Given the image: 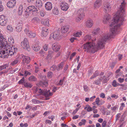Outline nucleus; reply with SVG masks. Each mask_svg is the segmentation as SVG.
Wrapping results in <instances>:
<instances>
[{
  "instance_id": "nucleus-5",
  "label": "nucleus",
  "mask_w": 127,
  "mask_h": 127,
  "mask_svg": "<svg viewBox=\"0 0 127 127\" xmlns=\"http://www.w3.org/2000/svg\"><path fill=\"white\" fill-rule=\"evenodd\" d=\"M21 45L23 48L26 49L28 51H29L30 47L28 44V42L27 38H25L23 40L22 42Z\"/></svg>"
},
{
  "instance_id": "nucleus-41",
  "label": "nucleus",
  "mask_w": 127,
  "mask_h": 127,
  "mask_svg": "<svg viewBox=\"0 0 127 127\" xmlns=\"http://www.w3.org/2000/svg\"><path fill=\"white\" fill-rule=\"evenodd\" d=\"M30 13V12H28L27 11V8L26 10L25 11V14L24 15V16L26 18H28L29 16V13Z\"/></svg>"
},
{
  "instance_id": "nucleus-19",
  "label": "nucleus",
  "mask_w": 127,
  "mask_h": 127,
  "mask_svg": "<svg viewBox=\"0 0 127 127\" xmlns=\"http://www.w3.org/2000/svg\"><path fill=\"white\" fill-rule=\"evenodd\" d=\"M22 58L23 59V61L24 63H26L28 64L30 62V57L27 56H23Z\"/></svg>"
},
{
  "instance_id": "nucleus-56",
  "label": "nucleus",
  "mask_w": 127,
  "mask_h": 127,
  "mask_svg": "<svg viewBox=\"0 0 127 127\" xmlns=\"http://www.w3.org/2000/svg\"><path fill=\"white\" fill-rule=\"evenodd\" d=\"M107 122L105 120L104 121L102 124V127H105L106 125Z\"/></svg>"
},
{
  "instance_id": "nucleus-49",
  "label": "nucleus",
  "mask_w": 127,
  "mask_h": 127,
  "mask_svg": "<svg viewBox=\"0 0 127 127\" xmlns=\"http://www.w3.org/2000/svg\"><path fill=\"white\" fill-rule=\"evenodd\" d=\"M31 74V73L30 72H29L28 71L25 70V76H27V75H30Z\"/></svg>"
},
{
  "instance_id": "nucleus-61",
  "label": "nucleus",
  "mask_w": 127,
  "mask_h": 127,
  "mask_svg": "<svg viewBox=\"0 0 127 127\" xmlns=\"http://www.w3.org/2000/svg\"><path fill=\"white\" fill-rule=\"evenodd\" d=\"M57 66H55L53 65L51 67V69L53 70H57Z\"/></svg>"
},
{
  "instance_id": "nucleus-57",
  "label": "nucleus",
  "mask_w": 127,
  "mask_h": 127,
  "mask_svg": "<svg viewBox=\"0 0 127 127\" xmlns=\"http://www.w3.org/2000/svg\"><path fill=\"white\" fill-rule=\"evenodd\" d=\"M116 63V62H112L110 66L113 68L114 66Z\"/></svg>"
},
{
  "instance_id": "nucleus-31",
  "label": "nucleus",
  "mask_w": 127,
  "mask_h": 127,
  "mask_svg": "<svg viewBox=\"0 0 127 127\" xmlns=\"http://www.w3.org/2000/svg\"><path fill=\"white\" fill-rule=\"evenodd\" d=\"M23 8V5H20L19 7L18 11V14L19 15H22L23 11L22 8Z\"/></svg>"
},
{
  "instance_id": "nucleus-36",
  "label": "nucleus",
  "mask_w": 127,
  "mask_h": 127,
  "mask_svg": "<svg viewBox=\"0 0 127 127\" xmlns=\"http://www.w3.org/2000/svg\"><path fill=\"white\" fill-rule=\"evenodd\" d=\"M100 29L99 28L97 29L94 30L93 31L92 33L93 35H95L99 33Z\"/></svg>"
},
{
  "instance_id": "nucleus-8",
  "label": "nucleus",
  "mask_w": 127,
  "mask_h": 127,
  "mask_svg": "<svg viewBox=\"0 0 127 127\" xmlns=\"http://www.w3.org/2000/svg\"><path fill=\"white\" fill-rule=\"evenodd\" d=\"M103 8L105 10V12L107 13H108L111 10L110 4L108 3L105 2L104 3Z\"/></svg>"
},
{
  "instance_id": "nucleus-58",
  "label": "nucleus",
  "mask_w": 127,
  "mask_h": 127,
  "mask_svg": "<svg viewBox=\"0 0 127 127\" xmlns=\"http://www.w3.org/2000/svg\"><path fill=\"white\" fill-rule=\"evenodd\" d=\"M64 81V79L61 80L60 81L59 83V85H62L63 84V83Z\"/></svg>"
},
{
  "instance_id": "nucleus-17",
  "label": "nucleus",
  "mask_w": 127,
  "mask_h": 127,
  "mask_svg": "<svg viewBox=\"0 0 127 127\" xmlns=\"http://www.w3.org/2000/svg\"><path fill=\"white\" fill-rule=\"evenodd\" d=\"M93 24V21L92 19L88 20L86 22V25L88 27L91 28Z\"/></svg>"
},
{
  "instance_id": "nucleus-34",
  "label": "nucleus",
  "mask_w": 127,
  "mask_h": 127,
  "mask_svg": "<svg viewBox=\"0 0 127 127\" xmlns=\"http://www.w3.org/2000/svg\"><path fill=\"white\" fill-rule=\"evenodd\" d=\"M24 86L27 88H31L32 87V85L30 83L27 82L24 83Z\"/></svg>"
},
{
  "instance_id": "nucleus-26",
  "label": "nucleus",
  "mask_w": 127,
  "mask_h": 127,
  "mask_svg": "<svg viewBox=\"0 0 127 127\" xmlns=\"http://www.w3.org/2000/svg\"><path fill=\"white\" fill-rule=\"evenodd\" d=\"M32 48L33 50L35 51H39L40 48V46L38 45H33Z\"/></svg>"
},
{
  "instance_id": "nucleus-51",
  "label": "nucleus",
  "mask_w": 127,
  "mask_h": 127,
  "mask_svg": "<svg viewBox=\"0 0 127 127\" xmlns=\"http://www.w3.org/2000/svg\"><path fill=\"white\" fill-rule=\"evenodd\" d=\"M1 1L0 0V12H1L3 10V6L2 5Z\"/></svg>"
},
{
  "instance_id": "nucleus-46",
  "label": "nucleus",
  "mask_w": 127,
  "mask_h": 127,
  "mask_svg": "<svg viewBox=\"0 0 127 127\" xmlns=\"http://www.w3.org/2000/svg\"><path fill=\"white\" fill-rule=\"evenodd\" d=\"M53 75V73L51 72H49L47 73V76L49 78L52 77Z\"/></svg>"
},
{
  "instance_id": "nucleus-45",
  "label": "nucleus",
  "mask_w": 127,
  "mask_h": 127,
  "mask_svg": "<svg viewBox=\"0 0 127 127\" xmlns=\"http://www.w3.org/2000/svg\"><path fill=\"white\" fill-rule=\"evenodd\" d=\"M40 15L42 17H44L45 14L44 11L43 10H41L39 11Z\"/></svg>"
},
{
  "instance_id": "nucleus-39",
  "label": "nucleus",
  "mask_w": 127,
  "mask_h": 127,
  "mask_svg": "<svg viewBox=\"0 0 127 127\" xmlns=\"http://www.w3.org/2000/svg\"><path fill=\"white\" fill-rule=\"evenodd\" d=\"M82 34V32L80 31L77 32L73 35V36L76 37H79Z\"/></svg>"
},
{
  "instance_id": "nucleus-3",
  "label": "nucleus",
  "mask_w": 127,
  "mask_h": 127,
  "mask_svg": "<svg viewBox=\"0 0 127 127\" xmlns=\"http://www.w3.org/2000/svg\"><path fill=\"white\" fill-rule=\"evenodd\" d=\"M84 10L83 9H80L77 11L78 17L76 19V20L77 22H79L85 16L83 12Z\"/></svg>"
},
{
  "instance_id": "nucleus-4",
  "label": "nucleus",
  "mask_w": 127,
  "mask_h": 127,
  "mask_svg": "<svg viewBox=\"0 0 127 127\" xmlns=\"http://www.w3.org/2000/svg\"><path fill=\"white\" fill-rule=\"evenodd\" d=\"M39 10L36 6L33 5L30 6L27 8V11L33 13V14L34 12L38 13Z\"/></svg>"
},
{
  "instance_id": "nucleus-30",
  "label": "nucleus",
  "mask_w": 127,
  "mask_h": 127,
  "mask_svg": "<svg viewBox=\"0 0 127 127\" xmlns=\"http://www.w3.org/2000/svg\"><path fill=\"white\" fill-rule=\"evenodd\" d=\"M53 14L56 15H57L59 13L58 9L57 7H54L53 10Z\"/></svg>"
},
{
  "instance_id": "nucleus-22",
  "label": "nucleus",
  "mask_w": 127,
  "mask_h": 127,
  "mask_svg": "<svg viewBox=\"0 0 127 127\" xmlns=\"http://www.w3.org/2000/svg\"><path fill=\"white\" fill-rule=\"evenodd\" d=\"M99 80L104 83H106L108 81L107 78L104 76H101L99 78Z\"/></svg>"
},
{
  "instance_id": "nucleus-15",
  "label": "nucleus",
  "mask_w": 127,
  "mask_h": 127,
  "mask_svg": "<svg viewBox=\"0 0 127 127\" xmlns=\"http://www.w3.org/2000/svg\"><path fill=\"white\" fill-rule=\"evenodd\" d=\"M39 86L43 87H46L48 85V83L46 81H40L38 83Z\"/></svg>"
},
{
  "instance_id": "nucleus-37",
  "label": "nucleus",
  "mask_w": 127,
  "mask_h": 127,
  "mask_svg": "<svg viewBox=\"0 0 127 127\" xmlns=\"http://www.w3.org/2000/svg\"><path fill=\"white\" fill-rule=\"evenodd\" d=\"M81 122L79 123V125L80 126H81L82 125H85L86 122V120L84 119H83L81 120Z\"/></svg>"
},
{
  "instance_id": "nucleus-64",
  "label": "nucleus",
  "mask_w": 127,
  "mask_h": 127,
  "mask_svg": "<svg viewBox=\"0 0 127 127\" xmlns=\"http://www.w3.org/2000/svg\"><path fill=\"white\" fill-rule=\"evenodd\" d=\"M57 90V87H53V89L52 90V91L53 92H55Z\"/></svg>"
},
{
  "instance_id": "nucleus-7",
  "label": "nucleus",
  "mask_w": 127,
  "mask_h": 127,
  "mask_svg": "<svg viewBox=\"0 0 127 127\" xmlns=\"http://www.w3.org/2000/svg\"><path fill=\"white\" fill-rule=\"evenodd\" d=\"M59 5L61 9L63 11H66L69 8L68 4L64 2H61L60 3Z\"/></svg>"
},
{
  "instance_id": "nucleus-21",
  "label": "nucleus",
  "mask_w": 127,
  "mask_h": 127,
  "mask_svg": "<svg viewBox=\"0 0 127 127\" xmlns=\"http://www.w3.org/2000/svg\"><path fill=\"white\" fill-rule=\"evenodd\" d=\"M101 0H97L94 3V7L95 8H97L100 7L101 5Z\"/></svg>"
},
{
  "instance_id": "nucleus-59",
  "label": "nucleus",
  "mask_w": 127,
  "mask_h": 127,
  "mask_svg": "<svg viewBox=\"0 0 127 127\" xmlns=\"http://www.w3.org/2000/svg\"><path fill=\"white\" fill-rule=\"evenodd\" d=\"M83 87L84 91H87L89 89L88 86L86 85L84 86Z\"/></svg>"
},
{
  "instance_id": "nucleus-43",
  "label": "nucleus",
  "mask_w": 127,
  "mask_h": 127,
  "mask_svg": "<svg viewBox=\"0 0 127 127\" xmlns=\"http://www.w3.org/2000/svg\"><path fill=\"white\" fill-rule=\"evenodd\" d=\"M7 28V30L10 32H12L13 30V28L10 25L8 26Z\"/></svg>"
},
{
  "instance_id": "nucleus-16",
  "label": "nucleus",
  "mask_w": 127,
  "mask_h": 127,
  "mask_svg": "<svg viewBox=\"0 0 127 127\" xmlns=\"http://www.w3.org/2000/svg\"><path fill=\"white\" fill-rule=\"evenodd\" d=\"M42 5V1L40 0H37L36 2V6L38 8V10H39V8H41Z\"/></svg>"
},
{
  "instance_id": "nucleus-25",
  "label": "nucleus",
  "mask_w": 127,
  "mask_h": 127,
  "mask_svg": "<svg viewBox=\"0 0 127 127\" xmlns=\"http://www.w3.org/2000/svg\"><path fill=\"white\" fill-rule=\"evenodd\" d=\"M69 29L67 27L63 26L61 28V31L62 33H65L68 31Z\"/></svg>"
},
{
  "instance_id": "nucleus-29",
  "label": "nucleus",
  "mask_w": 127,
  "mask_h": 127,
  "mask_svg": "<svg viewBox=\"0 0 127 127\" xmlns=\"http://www.w3.org/2000/svg\"><path fill=\"white\" fill-rule=\"evenodd\" d=\"M29 37L31 38H33L35 37L36 35V34L33 32H32L30 31L28 33V34L27 35Z\"/></svg>"
},
{
  "instance_id": "nucleus-23",
  "label": "nucleus",
  "mask_w": 127,
  "mask_h": 127,
  "mask_svg": "<svg viewBox=\"0 0 127 127\" xmlns=\"http://www.w3.org/2000/svg\"><path fill=\"white\" fill-rule=\"evenodd\" d=\"M41 23L44 25L48 26L49 24V20L48 19L42 20L41 21Z\"/></svg>"
},
{
  "instance_id": "nucleus-11",
  "label": "nucleus",
  "mask_w": 127,
  "mask_h": 127,
  "mask_svg": "<svg viewBox=\"0 0 127 127\" xmlns=\"http://www.w3.org/2000/svg\"><path fill=\"white\" fill-rule=\"evenodd\" d=\"M48 33V29L45 27L42 28L41 32V36H42L46 37Z\"/></svg>"
},
{
  "instance_id": "nucleus-38",
  "label": "nucleus",
  "mask_w": 127,
  "mask_h": 127,
  "mask_svg": "<svg viewBox=\"0 0 127 127\" xmlns=\"http://www.w3.org/2000/svg\"><path fill=\"white\" fill-rule=\"evenodd\" d=\"M8 41L10 45H12L14 43V39L12 37L9 38Z\"/></svg>"
},
{
  "instance_id": "nucleus-10",
  "label": "nucleus",
  "mask_w": 127,
  "mask_h": 127,
  "mask_svg": "<svg viewBox=\"0 0 127 127\" xmlns=\"http://www.w3.org/2000/svg\"><path fill=\"white\" fill-rule=\"evenodd\" d=\"M16 1L15 0H10L7 2V5L9 8H12L15 5Z\"/></svg>"
},
{
  "instance_id": "nucleus-53",
  "label": "nucleus",
  "mask_w": 127,
  "mask_h": 127,
  "mask_svg": "<svg viewBox=\"0 0 127 127\" xmlns=\"http://www.w3.org/2000/svg\"><path fill=\"white\" fill-rule=\"evenodd\" d=\"M32 101L34 104H36L39 102V101L37 99H33L32 100Z\"/></svg>"
},
{
  "instance_id": "nucleus-24",
  "label": "nucleus",
  "mask_w": 127,
  "mask_h": 127,
  "mask_svg": "<svg viewBox=\"0 0 127 127\" xmlns=\"http://www.w3.org/2000/svg\"><path fill=\"white\" fill-rule=\"evenodd\" d=\"M40 19L37 17H34L31 20L32 22L34 23H37L40 22Z\"/></svg>"
},
{
  "instance_id": "nucleus-20",
  "label": "nucleus",
  "mask_w": 127,
  "mask_h": 127,
  "mask_svg": "<svg viewBox=\"0 0 127 127\" xmlns=\"http://www.w3.org/2000/svg\"><path fill=\"white\" fill-rule=\"evenodd\" d=\"M101 0H97L94 3V7L95 8H97L100 7L101 5Z\"/></svg>"
},
{
  "instance_id": "nucleus-9",
  "label": "nucleus",
  "mask_w": 127,
  "mask_h": 127,
  "mask_svg": "<svg viewBox=\"0 0 127 127\" xmlns=\"http://www.w3.org/2000/svg\"><path fill=\"white\" fill-rule=\"evenodd\" d=\"M22 22L21 21H20L17 22L16 23V27L15 29L16 31L18 32H20L22 29Z\"/></svg>"
},
{
  "instance_id": "nucleus-48",
  "label": "nucleus",
  "mask_w": 127,
  "mask_h": 127,
  "mask_svg": "<svg viewBox=\"0 0 127 127\" xmlns=\"http://www.w3.org/2000/svg\"><path fill=\"white\" fill-rule=\"evenodd\" d=\"M121 114L120 113L118 114L116 117V121H117L119 120V118L121 117Z\"/></svg>"
},
{
  "instance_id": "nucleus-47",
  "label": "nucleus",
  "mask_w": 127,
  "mask_h": 127,
  "mask_svg": "<svg viewBox=\"0 0 127 127\" xmlns=\"http://www.w3.org/2000/svg\"><path fill=\"white\" fill-rule=\"evenodd\" d=\"M112 85L114 87H116L117 86H119L118 85L117 83L115 80H114L112 83Z\"/></svg>"
},
{
  "instance_id": "nucleus-14",
  "label": "nucleus",
  "mask_w": 127,
  "mask_h": 127,
  "mask_svg": "<svg viewBox=\"0 0 127 127\" xmlns=\"http://www.w3.org/2000/svg\"><path fill=\"white\" fill-rule=\"evenodd\" d=\"M59 31H55L53 33H52L51 34V37H53L54 39H58L59 35Z\"/></svg>"
},
{
  "instance_id": "nucleus-60",
  "label": "nucleus",
  "mask_w": 127,
  "mask_h": 127,
  "mask_svg": "<svg viewBox=\"0 0 127 127\" xmlns=\"http://www.w3.org/2000/svg\"><path fill=\"white\" fill-rule=\"evenodd\" d=\"M118 80L119 82L120 83L123 82L124 80V78L122 79L121 78H119Z\"/></svg>"
},
{
  "instance_id": "nucleus-2",
  "label": "nucleus",
  "mask_w": 127,
  "mask_h": 127,
  "mask_svg": "<svg viewBox=\"0 0 127 127\" xmlns=\"http://www.w3.org/2000/svg\"><path fill=\"white\" fill-rule=\"evenodd\" d=\"M35 93L37 95H44L45 97H49L53 95L52 93L50 92L49 90H47L46 89L41 90V89L37 88L35 89Z\"/></svg>"
},
{
  "instance_id": "nucleus-54",
  "label": "nucleus",
  "mask_w": 127,
  "mask_h": 127,
  "mask_svg": "<svg viewBox=\"0 0 127 127\" xmlns=\"http://www.w3.org/2000/svg\"><path fill=\"white\" fill-rule=\"evenodd\" d=\"M8 66L7 64H5L1 66L2 70L4 69H6L7 67H8Z\"/></svg>"
},
{
  "instance_id": "nucleus-44",
  "label": "nucleus",
  "mask_w": 127,
  "mask_h": 127,
  "mask_svg": "<svg viewBox=\"0 0 127 127\" xmlns=\"http://www.w3.org/2000/svg\"><path fill=\"white\" fill-rule=\"evenodd\" d=\"M24 83H25V79L24 77H23V78L18 82V83L20 84H21Z\"/></svg>"
},
{
  "instance_id": "nucleus-28",
  "label": "nucleus",
  "mask_w": 127,
  "mask_h": 127,
  "mask_svg": "<svg viewBox=\"0 0 127 127\" xmlns=\"http://www.w3.org/2000/svg\"><path fill=\"white\" fill-rule=\"evenodd\" d=\"M63 65L64 64L63 63H61L60 64H58L57 68V70L59 71L62 69L63 68Z\"/></svg>"
},
{
  "instance_id": "nucleus-18",
  "label": "nucleus",
  "mask_w": 127,
  "mask_h": 127,
  "mask_svg": "<svg viewBox=\"0 0 127 127\" xmlns=\"http://www.w3.org/2000/svg\"><path fill=\"white\" fill-rule=\"evenodd\" d=\"M110 16L109 14H105L103 20V23H106L109 19H110Z\"/></svg>"
},
{
  "instance_id": "nucleus-42",
  "label": "nucleus",
  "mask_w": 127,
  "mask_h": 127,
  "mask_svg": "<svg viewBox=\"0 0 127 127\" xmlns=\"http://www.w3.org/2000/svg\"><path fill=\"white\" fill-rule=\"evenodd\" d=\"M19 58H17L13 61L12 63H11V65H13L15 64H17L19 62Z\"/></svg>"
},
{
  "instance_id": "nucleus-6",
  "label": "nucleus",
  "mask_w": 127,
  "mask_h": 127,
  "mask_svg": "<svg viewBox=\"0 0 127 127\" xmlns=\"http://www.w3.org/2000/svg\"><path fill=\"white\" fill-rule=\"evenodd\" d=\"M7 22V19L4 15L0 16V25L3 26H6Z\"/></svg>"
},
{
  "instance_id": "nucleus-35",
  "label": "nucleus",
  "mask_w": 127,
  "mask_h": 127,
  "mask_svg": "<svg viewBox=\"0 0 127 127\" xmlns=\"http://www.w3.org/2000/svg\"><path fill=\"white\" fill-rule=\"evenodd\" d=\"M91 35H88L85 36L84 40L85 41H88L91 40Z\"/></svg>"
},
{
  "instance_id": "nucleus-33",
  "label": "nucleus",
  "mask_w": 127,
  "mask_h": 127,
  "mask_svg": "<svg viewBox=\"0 0 127 127\" xmlns=\"http://www.w3.org/2000/svg\"><path fill=\"white\" fill-rule=\"evenodd\" d=\"M29 81H35L37 80V79L33 76H31L29 78Z\"/></svg>"
},
{
  "instance_id": "nucleus-27",
  "label": "nucleus",
  "mask_w": 127,
  "mask_h": 127,
  "mask_svg": "<svg viewBox=\"0 0 127 127\" xmlns=\"http://www.w3.org/2000/svg\"><path fill=\"white\" fill-rule=\"evenodd\" d=\"M99 73L98 71H96L95 73H94L93 74L92 76L90 79H92L96 77L97 76L99 75Z\"/></svg>"
},
{
  "instance_id": "nucleus-12",
  "label": "nucleus",
  "mask_w": 127,
  "mask_h": 127,
  "mask_svg": "<svg viewBox=\"0 0 127 127\" xmlns=\"http://www.w3.org/2000/svg\"><path fill=\"white\" fill-rule=\"evenodd\" d=\"M53 4L52 2H47L45 4V7L46 10H50L52 8Z\"/></svg>"
},
{
  "instance_id": "nucleus-52",
  "label": "nucleus",
  "mask_w": 127,
  "mask_h": 127,
  "mask_svg": "<svg viewBox=\"0 0 127 127\" xmlns=\"http://www.w3.org/2000/svg\"><path fill=\"white\" fill-rule=\"evenodd\" d=\"M99 98L98 97L96 99V100L95 101V102L97 105H100V104H99Z\"/></svg>"
},
{
  "instance_id": "nucleus-32",
  "label": "nucleus",
  "mask_w": 127,
  "mask_h": 127,
  "mask_svg": "<svg viewBox=\"0 0 127 127\" xmlns=\"http://www.w3.org/2000/svg\"><path fill=\"white\" fill-rule=\"evenodd\" d=\"M84 109L87 110L88 112H90L92 111V108L90 106L88 105H86L84 108Z\"/></svg>"
},
{
  "instance_id": "nucleus-62",
  "label": "nucleus",
  "mask_w": 127,
  "mask_h": 127,
  "mask_svg": "<svg viewBox=\"0 0 127 127\" xmlns=\"http://www.w3.org/2000/svg\"><path fill=\"white\" fill-rule=\"evenodd\" d=\"M111 96L112 97L114 98H115L116 99L118 97V95H116L115 94L112 95H111Z\"/></svg>"
},
{
  "instance_id": "nucleus-40",
  "label": "nucleus",
  "mask_w": 127,
  "mask_h": 127,
  "mask_svg": "<svg viewBox=\"0 0 127 127\" xmlns=\"http://www.w3.org/2000/svg\"><path fill=\"white\" fill-rule=\"evenodd\" d=\"M101 82L100 80H99V79L95 80L93 84L97 85H98L100 84Z\"/></svg>"
},
{
  "instance_id": "nucleus-13",
  "label": "nucleus",
  "mask_w": 127,
  "mask_h": 127,
  "mask_svg": "<svg viewBox=\"0 0 127 127\" xmlns=\"http://www.w3.org/2000/svg\"><path fill=\"white\" fill-rule=\"evenodd\" d=\"M52 48L54 51L57 52L59 51L61 46L57 43H55L53 45Z\"/></svg>"
},
{
  "instance_id": "nucleus-55",
  "label": "nucleus",
  "mask_w": 127,
  "mask_h": 127,
  "mask_svg": "<svg viewBox=\"0 0 127 127\" xmlns=\"http://www.w3.org/2000/svg\"><path fill=\"white\" fill-rule=\"evenodd\" d=\"M76 53L75 52H74L72 53L69 59L70 60H71L72 59V58L74 56H75V55H76Z\"/></svg>"
},
{
  "instance_id": "nucleus-50",
  "label": "nucleus",
  "mask_w": 127,
  "mask_h": 127,
  "mask_svg": "<svg viewBox=\"0 0 127 127\" xmlns=\"http://www.w3.org/2000/svg\"><path fill=\"white\" fill-rule=\"evenodd\" d=\"M48 47V44H46L43 46V48L45 51L47 50Z\"/></svg>"
},
{
  "instance_id": "nucleus-1",
  "label": "nucleus",
  "mask_w": 127,
  "mask_h": 127,
  "mask_svg": "<svg viewBox=\"0 0 127 127\" xmlns=\"http://www.w3.org/2000/svg\"><path fill=\"white\" fill-rule=\"evenodd\" d=\"M126 3L123 1L121 3L120 7L116 14L115 17L110 22L111 27L114 26L111 29L110 32L108 34H105L101 38L99 39L97 44V48L95 46L94 43L91 42H88L84 44L82 47L84 49L87 50V52L94 53L98 49H102L104 46L105 42L109 38L111 37L112 35L118 33L120 31V27L123 24L124 21V8Z\"/></svg>"
},
{
  "instance_id": "nucleus-63",
  "label": "nucleus",
  "mask_w": 127,
  "mask_h": 127,
  "mask_svg": "<svg viewBox=\"0 0 127 127\" xmlns=\"http://www.w3.org/2000/svg\"><path fill=\"white\" fill-rule=\"evenodd\" d=\"M79 116L77 115H76L75 116H73V119H76L78 118L79 117Z\"/></svg>"
}]
</instances>
